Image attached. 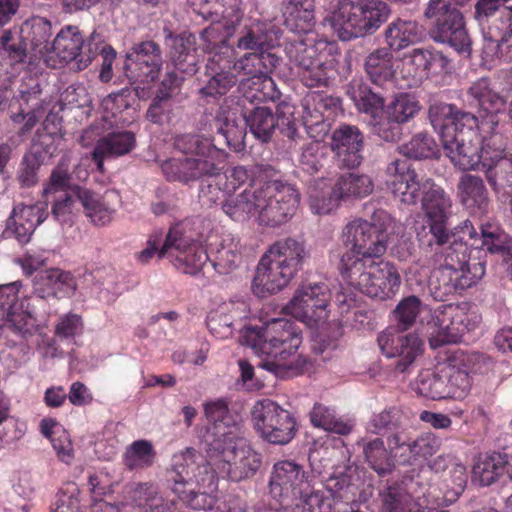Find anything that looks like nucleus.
Wrapping results in <instances>:
<instances>
[{
    "instance_id": "de8ad7c7",
    "label": "nucleus",
    "mask_w": 512,
    "mask_h": 512,
    "mask_svg": "<svg viewBox=\"0 0 512 512\" xmlns=\"http://www.w3.org/2000/svg\"><path fill=\"white\" fill-rule=\"evenodd\" d=\"M381 512H409L414 498L407 491L403 483L388 484L379 493Z\"/></svg>"
},
{
    "instance_id": "c9c22d12",
    "label": "nucleus",
    "mask_w": 512,
    "mask_h": 512,
    "mask_svg": "<svg viewBox=\"0 0 512 512\" xmlns=\"http://www.w3.org/2000/svg\"><path fill=\"white\" fill-rule=\"evenodd\" d=\"M284 24L296 33H308L315 25L314 0H285Z\"/></svg>"
},
{
    "instance_id": "cd10ccee",
    "label": "nucleus",
    "mask_w": 512,
    "mask_h": 512,
    "mask_svg": "<svg viewBox=\"0 0 512 512\" xmlns=\"http://www.w3.org/2000/svg\"><path fill=\"white\" fill-rule=\"evenodd\" d=\"M480 234L469 220L464 221L459 233L462 239L467 236L471 240L470 245L475 248L485 249L491 254L500 255L506 258L512 250V239L499 226L492 223L481 224Z\"/></svg>"
},
{
    "instance_id": "bf43d9fd",
    "label": "nucleus",
    "mask_w": 512,
    "mask_h": 512,
    "mask_svg": "<svg viewBox=\"0 0 512 512\" xmlns=\"http://www.w3.org/2000/svg\"><path fill=\"white\" fill-rule=\"evenodd\" d=\"M78 202L74 193H62L55 197L51 206L52 217L62 226L71 227L80 212Z\"/></svg>"
},
{
    "instance_id": "37998d69",
    "label": "nucleus",
    "mask_w": 512,
    "mask_h": 512,
    "mask_svg": "<svg viewBox=\"0 0 512 512\" xmlns=\"http://www.w3.org/2000/svg\"><path fill=\"white\" fill-rule=\"evenodd\" d=\"M365 71L376 85H383L394 75L393 55L388 48H378L365 60Z\"/></svg>"
},
{
    "instance_id": "b1692460",
    "label": "nucleus",
    "mask_w": 512,
    "mask_h": 512,
    "mask_svg": "<svg viewBox=\"0 0 512 512\" xmlns=\"http://www.w3.org/2000/svg\"><path fill=\"white\" fill-rule=\"evenodd\" d=\"M223 48L222 53L225 56L214 54L206 65L208 80L199 90L202 98L218 99L226 95L237 82L236 74L231 71L234 48L233 46Z\"/></svg>"
},
{
    "instance_id": "c03bdc74",
    "label": "nucleus",
    "mask_w": 512,
    "mask_h": 512,
    "mask_svg": "<svg viewBox=\"0 0 512 512\" xmlns=\"http://www.w3.org/2000/svg\"><path fill=\"white\" fill-rule=\"evenodd\" d=\"M334 186L340 199L363 198L371 194L374 188L368 175L356 173L341 175Z\"/></svg>"
},
{
    "instance_id": "052dcab7",
    "label": "nucleus",
    "mask_w": 512,
    "mask_h": 512,
    "mask_svg": "<svg viewBox=\"0 0 512 512\" xmlns=\"http://www.w3.org/2000/svg\"><path fill=\"white\" fill-rule=\"evenodd\" d=\"M440 446L441 441L439 437L432 432L421 433L417 437H413L406 465H413L419 461L427 460L440 449Z\"/></svg>"
},
{
    "instance_id": "69168bd1",
    "label": "nucleus",
    "mask_w": 512,
    "mask_h": 512,
    "mask_svg": "<svg viewBox=\"0 0 512 512\" xmlns=\"http://www.w3.org/2000/svg\"><path fill=\"white\" fill-rule=\"evenodd\" d=\"M326 154L327 146L319 140H312L302 147L299 163L304 171L313 174L324 166Z\"/></svg>"
},
{
    "instance_id": "1a4fd4ad",
    "label": "nucleus",
    "mask_w": 512,
    "mask_h": 512,
    "mask_svg": "<svg viewBox=\"0 0 512 512\" xmlns=\"http://www.w3.org/2000/svg\"><path fill=\"white\" fill-rule=\"evenodd\" d=\"M286 53L303 85L308 88L329 86L338 63L335 43L323 39H300L287 45Z\"/></svg>"
},
{
    "instance_id": "4c0bfd02",
    "label": "nucleus",
    "mask_w": 512,
    "mask_h": 512,
    "mask_svg": "<svg viewBox=\"0 0 512 512\" xmlns=\"http://www.w3.org/2000/svg\"><path fill=\"white\" fill-rule=\"evenodd\" d=\"M347 93L359 112L376 119L385 111L384 97L373 91L366 83L353 80L348 86Z\"/></svg>"
},
{
    "instance_id": "423d86ee",
    "label": "nucleus",
    "mask_w": 512,
    "mask_h": 512,
    "mask_svg": "<svg viewBox=\"0 0 512 512\" xmlns=\"http://www.w3.org/2000/svg\"><path fill=\"white\" fill-rule=\"evenodd\" d=\"M416 240L421 256L418 263L430 271L429 287L435 300L445 301L451 295V279L467 262V236L460 242L453 241L454 234L447 230L446 238L439 242L434 235H428L424 228H416Z\"/></svg>"
},
{
    "instance_id": "393cba45",
    "label": "nucleus",
    "mask_w": 512,
    "mask_h": 512,
    "mask_svg": "<svg viewBox=\"0 0 512 512\" xmlns=\"http://www.w3.org/2000/svg\"><path fill=\"white\" fill-rule=\"evenodd\" d=\"M330 148L340 168H357L363 160L364 135L357 126L341 124L331 134Z\"/></svg>"
},
{
    "instance_id": "2eb2a0df",
    "label": "nucleus",
    "mask_w": 512,
    "mask_h": 512,
    "mask_svg": "<svg viewBox=\"0 0 512 512\" xmlns=\"http://www.w3.org/2000/svg\"><path fill=\"white\" fill-rule=\"evenodd\" d=\"M103 35L96 30L84 36L78 26L66 25L56 35L51 48L66 63H73L77 71L86 69L101 49Z\"/></svg>"
},
{
    "instance_id": "9b49d317",
    "label": "nucleus",
    "mask_w": 512,
    "mask_h": 512,
    "mask_svg": "<svg viewBox=\"0 0 512 512\" xmlns=\"http://www.w3.org/2000/svg\"><path fill=\"white\" fill-rule=\"evenodd\" d=\"M223 438L209 441L206 449L209 457L223 477L239 482L253 477L262 465V456L245 438L237 437L233 431L221 432Z\"/></svg>"
},
{
    "instance_id": "a18cd8bd",
    "label": "nucleus",
    "mask_w": 512,
    "mask_h": 512,
    "mask_svg": "<svg viewBox=\"0 0 512 512\" xmlns=\"http://www.w3.org/2000/svg\"><path fill=\"white\" fill-rule=\"evenodd\" d=\"M340 197L337 195L335 186H331L324 179L315 182V185L309 188V206L314 214H329L339 203Z\"/></svg>"
},
{
    "instance_id": "0eeeda50",
    "label": "nucleus",
    "mask_w": 512,
    "mask_h": 512,
    "mask_svg": "<svg viewBox=\"0 0 512 512\" xmlns=\"http://www.w3.org/2000/svg\"><path fill=\"white\" fill-rule=\"evenodd\" d=\"M174 147L182 155L162 161L160 168L168 182L190 185L205 175L217 173L225 154L209 139L197 134H182L175 138Z\"/></svg>"
},
{
    "instance_id": "a878e982",
    "label": "nucleus",
    "mask_w": 512,
    "mask_h": 512,
    "mask_svg": "<svg viewBox=\"0 0 512 512\" xmlns=\"http://www.w3.org/2000/svg\"><path fill=\"white\" fill-rule=\"evenodd\" d=\"M73 193L81 204L84 215L92 225L104 227L112 222L116 214L115 202L119 200V195L115 191L107 190L100 194L86 187L75 185Z\"/></svg>"
},
{
    "instance_id": "13d9d810",
    "label": "nucleus",
    "mask_w": 512,
    "mask_h": 512,
    "mask_svg": "<svg viewBox=\"0 0 512 512\" xmlns=\"http://www.w3.org/2000/svg\"><path fill=\"white\" fill-rule=\"evenodd\" d=\"M136 139L131 131L112 132L97 141L98 151H106L108 156L118 157L128 154L135 146Z\"/></svg>"
},
{
    "instance_id": "473e14b6",
    "label": "nucleus",
    "mask_w": 512,
    "mask_h": 512,
    "mask_svg": "<svg viewBox=\"0 0 512 512\" xmlns=\"http://www.w3.org/2000/svg\"><path fill=\"white\" fill-rule=\"evenodd\" d=\"M364 248H360L358 254L345 252L340 259L339 268L350 267L355 262H374L383 256L387 249V233L385 228L371 223V229L364 238Z\"/></svg>"
},
{
    "instance_id": "2f4dec72",
    "label": "nucleus",
    "mask_w": 512,
    "mask_h": 512,
    "mask_svg": "<svg viewBox=\"0 0 512 512\" xmlns=\"http://www.w3.org/2000/svg\"><path fill=\"white\" fill-rule=\"evenodd\" d=\"M424 38L425 28L414 20L396 18L384 30V40L390 51H401Z\"/></svg>"
},
{
    "instance_id": "9d476101",
    "label": "nucleus",
    "mask_w": 512,
    "mask_h": 512,
    "mask_svg": "<svg viewBox=\"0 0 512 512\" xmlns=\"http://www.w3.org/2000/svg\"><path fill=\"white\" fill-rule=\"evenodd\" d=\"M391 13L381 0H339L335 9L325 18L342 41L374 34Z\"/></svg>"
},
{
    "instance_id": "0e129e2a",
    "label": "nucleus",
    "mask_w": 512,
    "mask_h": 512,
    "mask_svg": "<svg viewBox=\"0 0 512 512\" xmlns=\"http://www.w3.org/2000/svg\"><path fill=\"white\" fill-rule=\"evenodd\" d=\"M486 271V265L484 262H467L459 270L458 275H455L451 280V295L463 291L472 285H475L479 280L483 278Z\"/></svg>"
},
{
    "instance_id": "a211bd4d",
    "label": "nucleus",
    "mask_w": 512,
    "mask_h": 512,
    "mask_svg": "<svg viewBox=\"0 0 512 512\" xmlns=\"http://www.w3.org/2000/svg\"><path fill=\"white\" fill-rule=\"evenodd\" d=\"M245 122L251 133L262 142H268L276 128L292 141L298 137L294 106L286 102L277 105L275 115L271 108L257 106L245 114Z\"/></svg>"
},
{
    "instance_id": "a19ab883",
    "label": "nucleus",
    "mask_w": 512,
    "mask_h": 512,
    "mask_svg": "<svg viewBox=\"0 0 512 512\" xmlns=\"http://www.w3.org/2000/svg\"><path fill=\"white\" fill-rule=\"evenodd\" d=\"M508 457L506 454L492 453L477 461L472 469L473 481L481 486H489L506 472Z\"/></svg>"
},
{
    "instance_id": "7ed1b4c3",
    "label": "nucleus",
    "mask_w": 512,
    "mask_h": 512,
    "mask_svg": "<svg viewBox=\"0 0 512 512\" xmlns=\"http://www.w3.org/2000/svg\"><path fill=\"white\" fill-rule=\"evenodd\" d=\"M468 94L486 115H481V121L475 115L464 116V130L453 134L451 141L447 139L442 142L451 162L463 171L480 170V140L475 129L488 132L486 126L489 129L497 127L499 122L497 114L503 111L506 104L504 97L491 87L490 80L486 77L474 82Z\"/></svg>"
},
{
    "instance_id": "774afa93",
    "label": "nucleus",
    "mask_w": 512,
    "mask_h": 512,
    "mask_svg": "<svg viewBox=\"0 0 512 512\" xmlns=\"http://www.w3.org/2000/svg\"><path fill=\"white\" fill-rule=\"evenodd\" d=\"M214 126L219 136H221L226 145L234 151H241L245 147L246 132L243 128L239 127L234 121L225 118L224 121L216 118Z\"/></svg>"
},
{
    "instance_id": "e433bc0d",
    "label": "nucleus",
    "mask_w": 512,
    "mask_h": 512,
    "mask_svg": "<svg viewBox=\"0 0 512 512\" xmlns=\"http://www.w3.org/2000/svg\"><path fill=\"white\" fill-rule=\"evenodd\" d=\"M411 423L410 412L401 406H389L374 413L368 422L369 430L376 434L389 435L406 428Z\"/></svg>"
},
{
    "instance_id": "f03ea898",
    "label": "nucleus",
    "mask_w": 512,
    "mask_h": 512,
    "mask_svg": "<svg viewBox=\"0 0 512 512\" xmlns=\"http://www.w3.org/2000/svg\"><path fill=\"white\" fill-rule=\"evenodd\" d=\"M298 203L299 193L292 185L278 180L254 181L241 193L228 196L222 210L233 221L253 218L261 226L277 227L294 215Z\"/></svg>"
},
{
    "instance_id": "ddd939ff",
    "label": "nucleus",
    "mask_w": 512,
    "mask_h": 512,
    "mask_svg": "<svg viewBox=\"0 0 512 512\" xmlns=\"http://www.w3.org/2000/svg\"><path fill=\"white\" fill-rule=\"evenodd\" d=\"M189 223H177L170 227L160 250V257H166L180 272L198 274L210 256L208 251L188 233Z\"/></svg>"
},
{
    "instance_id": "39448f33",
    "label": "nucleus",
    "mask_w": 512,
    "mask_h": 512,
    "mask_svg": "<svg viewBox=\"0 0 512 512\" xmlns=\"http://www.w3.org/2000/svg\"><path fill=\"white\" fill-rule=\"evenodd\" d=\"M166 481L171 491L187 507L207 510L214 506V498L207 491L216 488L217 477L214 462L205 459L194 448L175 453L166 471Z\"/></svg>"
},
{
    "instance_id": "6ab92c4d",
    "label": "nucleus",
    "mask_w": 512,
    "mask_h": 512,
    "mask_svg": "<svg viewBox=\"0 0 512 512\" xmlns=\"http://www.w3.org/2000/svg\"><path fill=\"white\" fill-rule=\"evenodd\" d=\"M331 291L326 283L302 285L287 305L292 316L313 327L326 322L329 316Z\"/></svg>"
},
{
    "instance_id": "6e6d98bb",
    "label": "nucleus",
    "mask_w": 512,
    "mask_h": 512,
    "mask_svg": "<svg viewBox=\"0 0 512 512\" xmlns=\"http://www.w3.org/2000/svg\"><path fill=\"white\" fill-rule=\"evenodd\" d=\"M21 27L25 37L27 38V42H30L32 49H38L40 53L44 50H48L49 39L52 35V26L48 20L42 17H36L31 21L24 22Z\"/></svg>"
},
{
    "instance_id": "f257e3e1",
    "label": "nucleus",
    "mask_w": 512,
    "mask_h": 512,
    "mask_svg": "<svg viewBox=\"0 0 512 512\" xmlns=\"http://www.w3.org/2000/svg\"><path fill=\"white\" fill-rule=\"evenodd\" d=\"M387 190L402 204L416 205L420 200L426 218L424 228L428 235H434L439 242L446 238L450 197L431 178L419 176L407 159L391 161L385 170Z\"/></svg>"
},
{
    "instance_id": "6e6552de",
    "label": "nucleus",
    "mask_w": 512,
    "mask_h": 512,
    "mask_svg": "<svg viewBox=\"0 0 512 512\" xmlns=\"http://www.w3.org/2000/svg\"><path fill=\"white\" fill-rule=\"evenodd\" d=\"M309 256L303 241L292 237L274 242L261 257L252 281V290L259 297L285 288L296 276Z\"/></svg>"
},
{
    "instance_id": "c756f323",
    "label": "nucleus",
    "mask_w": 512,
    "mask_h": 512,
    "mask_svg": "<svg viewBox=\"0 0 512 512\" xmlns=\"http://www.w3.org/2000/svg\"><path fill=\"white\" fill-rule=\"evenodd\" d=\"M428 115L433 128L444 142L447 139L451 141L453 134L464 130V116L473 114L459 110L454 104L435 102L429 107Z\"/></svg>"
},
{
    "instance_id": "3c124183",
    "label": "nucleus",
    "mask_w": 512,
    "mask_h": 512,
    "mask_svg": "<svg viewBox=\"0 0 512 512\" xmlns=\"http://www.w3.org/2000/svg\"><path fill=\"white\" fill-rule=\"evenodd\" d=\"M156 452L148 440H136L127 446L123 455V463L129 470H141L151 467L155 461Z\"/></svg>"
},
{
    "instance_id": "c85d7f7f",
    "label": "nucleus",
    "mask_w": 512,
    "mask_h": 512,
    "mask_svg": "<svg viewBox=\"0 0 512 512\" xmlns=\"http://www.w3.org/2000/svg\"><path fill=\"white\" fill-rule=\"evenodd\" d=\"M457 193L461 204L470 214L482 217L489 212V194L482 178L472 174L462 175Z\"/></svg>"
},
{
    "instance_id": "79ce46f5",
    "label": "nucleus",
    "mask_w": 512,
    "mask_h": 512,
    "mask_svg": "<svg viewBox=\"0 0 512 512\" xmlns=\"http://www.w3.org/2000/svg\"><path fill=\"white\" fill-rule=\"evenodd\" d=\"M496 127L493 129H489L487 133L489 135H485L482 137L480 141V154H481V162H480V170L488 171L489 169L494 168L500 162L507 160L506 159V142L504 137L494 131Z\"/></svg>"
},
{
    "instance_id": "f3484780",
    "label": "nucleus",
    "mask_w": 512,
    "mask_h": 512,
    "mask_svg": "<svg viewBox=\"0 0 512 512\" xmlns=\"http://www.w3.org/2000/svg\"><path fill=\"white\" fill-rule=\"evenodd\" d=\"M468 303H450L437 307L432 322L437 332L429 337V345L437 349L446 344H456L463 340L465 334L478 326L477 316L468 313Z\"/></svg>"
},
{
    "instance_id": "4d7b16f0",
    "label": "nucleus",
    "mask_w": 512,
    "mask_h": 512,
    "mask_svg": "<svg viewBox=\"0 0 512 512\" xmlns=\"http://www.w3.org/2000/svg\"><path fill=\"white\" fill-rule=\"evenodd\" d=\"M416 392L432 400L449 398V391L442 370L440 373L430 371L420 373L416 382Z\"/></svg>"
},
{
    "instance_id": "09e8293b",
    "label": "nucleus",
    "mask_w": 512,
    "mask_h": 512,
    "mask_svg": "<svg viewBox=\"0 0 512 512\" xmlns=\"http://www.w3.org/2000/svg\"><path fill=\"white\" fill-rule=\"evenodd\" d=\"M27 50L28 42L21 26L2 31L0 54L7 55L12 64L25 62Z\"/></svg>"
},
{
    "instance_id": "412c9836",
    "label": "nucleus",
    "mask_w": 512,
    "mask_h": 512,
    "mask_svg": "<svg viewBox=\"0 0 512 512\" xmlns=\"http://www.w3.org/2000/svg\"><path fill=\"white\" fill-rule=\"evenodd\" d=\"M308 486V475L299 463L280 460L273 465L269 489L274 499L288 502L302 498Z\"/></svg>"
},
{
    "instance_id": "dca6fc26",
    "label": "nucleus",
    "mask_w": 512,
    "mask_h": 512,
    "mask_svg": "<svg viewBox=\"0 0 512 512\" xmlns=\"http://www.w3.org/2000/svg\"><path fill=\"white\" fill-rule=\"evenodd\" d=\"M256 432L274 445H286L295 437L296 419L286 409L271 399L257 401L251 412Z\"/></svg>"
},
{
    "instance_id": "bb28decb",
    "label": "nucleus",
    "mask_w": 512,
    "mask_h": 512,
    "mask_svg": "<svg viewBox=\"0 0 512 512\" xmlns=\"http://www.w3.org/2000/svg\"><path fill=\"white\" fill-rule=\"evenodd\" d=\"M478 356L462 350L452 352L442 368L449 398L463 399L471 388L470 373L475 372L474 365Z\"/></svg>"
},
{
    "instance_id": "ea45409f",
    "label": "nucleus",
    "mask_w": 512,
    "mask_h": 512,
    "mask_svg": "<svg viewBox=\"0 0 512 512\" xmlns=\"http://www.w3.org/2000/svg\"><path fill=\"white\" fill-rule=\"evenodd\" d=\"M309 418L314 427L343 436L350 434L354 428L352 420L338 417L335 410L321 403L314 404L309 413Z\"/></svg>"
},
{
    "instance_id": "680f3d73",
    "label": "nucleus",
    "mask_w": 512,
    "mask_h": 512,
    "mask_svg": "<svg viewBox=\"0 0 512 512\" xmlns=\"http://www.w3.org/2000/svg\"><path fill=\"white\" fill-rule=\"evenodd\" d=\"M128 97L129 92L122 90L118 93L109 94L102 100L101 106L104 111L102 118L109 126L124 122L122 113L130 109Z\"/></svg>"
},
{
    "instance_id": "5701e85b",
    "label": "nucleus",
    "mask_w": 512,
    "mask_h": 512,
    "mask_svg": "<svg viewBox=\"0 0 512 512\" xmlns=\"http://www.w3.org/2000/svg\"><path fill=\"white\" fill-rule=\"evenodd\" d=\"M377 341L386 357L398 358L395 369L401 373L405 372L423 351V343L417 334H404L394 328L381 332Z\"/></svg>"
},
{
    "instance_id": "603ef678",
    "label": "nucleus",
    "mask_w": 512,
    "mask_h": 512,
    "mask_svg": "<svg viewBox=\"0 0 512 512\" xmlns=\"http://www.w3.org/2000/svg\"><path fill=\"white\" fill-rule=\"evenodd\" d=\"M208 254L210 256L208 261L219 274L230 273L241 258L238 244L234 243L233 239L223 240L215 250L211 248Z\"/></svg>"
},
{
    "instance_id": "5fc2aeb1",
    "label": "nucleus",
    "mask_w": 512,
    "mask_h": 512,
    "mask_svg": "<svg viewBox=\"0 0 512 512\" xmlns=\"http://www.w3.org/2000/svg\"><path fill=\"white\" fill-rule=\"evenodd\" d=\"M420 110L419 101L410 93H399L385 107L386 115L401 124L415 117Z\"/></svg>"
},
{
    "instance_id": "864d4df0",
    "label": "nucleus",
    "mask_w": 512,
    "mask_h": 512,
    "mask_svg": "<svg viewBox=\"0 0 512 512\" xmlns=\"http://www.w3.org/2000/svg\"><path fill=\"white\" fill-rule=\"evenodd\" d=\"M70 157L63 156L56 167L52 170L49 180L44 185L42 194L49 199V196L54 195L58 192L62 193H73L75 185H71V173H70Z\"/></svg>"
},
{
    "instance_id": "72a5a7b5",
    "label": "nucleus",
    "mask_w": 512,
    "mask_h": 512,
    "mask_svg": "<svg viewBox=\"0 0 512 512\" xmlns=\"http://www.w3.org/2000/svg\"><path fill=\"white\" fill-rule=\"evenodd\" d=\"M364 248H360L358 254L345 252L340 259L339 268L350 267L355 262H374L383 256L387 249V233L385 228L371 223V229L364 238Z\"/></svg>"
},
{
    "instance_id": "58836bf2",
    "label": "nucleus",
    "mask_w": 512,
    "mask_h": 512,
    "mask_svg": "<svg viewBox=\"0 0 512 512\" xmlns=\"http://www.w3.org/2000/svg\"><path fill=\"white\" fill-rule=\"evenodd\" d=\"M43 296L58 299L71 297L77 290V280L72 272L59 268H51L44 271L41 276Z\"/></svg>"
},
{
    "instance_id": "aec40b11",
    "label": "nucleus",
    "mask_w": 512,
    "mask_h": 512,
    "mask_svg": "<svg viewBox=\"0 0 512 512\" xmlns=\"http://www.w3.org/2000/svg\"><path fill=\"white\" fill-rule=\"evenodd\" d=\"M163 64L161 50L154 41L135 45L126 56L125 75L131 84L149 85L159 76Z\"/></svg>"
},
{
    "instance_id": "4468645a",
    "label": "nucleus",
    "mask_w": 512,
    "mask_h": 512,
    "mask_svg": "<svg viewBox=\"0 0 512 512\" xmlns=\"http://www.w3.org/2000/svg\"><path fill=\"white\" fill-rule=\"evenodd\" d=\"M425 16L434 19L430 33L436 42L447 43L458 52H470L471 40L464 17L455 5L444 0H430Z\"/></svg>"
},
{
    "instance_id": "f8f14e48",
    "label": "nucleus",
    "mask_w": 512,
    "mask_h": 512,
    "mask_svg": "<svg viewBox=\"0 0 512 512\" xmlns=\"http://www.w3.org/2000/svg\"><path fill=\"white\" fill-rule=\"evenodd\" d=\"M339 268L342 278L361 293L380 301L392 299L399 291L401 276L389 261L355 262Z\"/></svg>"
},
{
    "instance_id": "8fccbe9b",
    "label": "nucleus",
    "mask_w": 512,
    "mask_h": 512,
    "mask_svg": "<svg viewBox=\"0 0 512 512\" xmlns=\"http://www.w3.org/2000/svg\"><path fill=\"white\" fill-rule=\"evenodd\" d=\"M204 412L207 420L212 424L207 429L205 441L209 448V441L215 438H223L221 432L232 431L227 425L226 420L229 418L228 404L225 400L218 399L204 404Z\"/></svg>"
},
{
    "instance_id": "20e7f679",
    "label": "nucleus",
    "mask_w": 512,
    "mask_h": 512,
    "mask_svg": "<svg viewBox=\"0 0 512 512\" xmlns=\"http://www.w3.org/2000/svg\"><path fill=\"white\" fill-rule=\"evenodd\" d=\"M248 337L256 353L265 356L261 367L279 377L303 372L306 360L297 354L302 343L300 330L287 319H272L250 330Z\"/></svg>"
},
{
    "instance_id": "49530a36",
    "label": "nucleus",
    "mask_w": 512,
    "mask_h": 512,
    "mask_svg": "<svg viewBox=\"0 0 512 512\" xmlns=\"http://www.w3.org/2000/svg\"><path fill=\"white\" fill-rule=\"evenodd\" d=\"M272 46V37L267 31L265 24L261 22L244 26L239 32L237 47L241 50L261 52L267 51Z\"/></svg>"
},
{
    "instance_id": "338daca9",
    "label": "nucleus",
    "mask_w": 512,
    "mask_h": 512,
    "mask_svg": "<svg viewBox=\"0 0 512 512\" xmlns=\"http://www.w3.org/2000/svg\"><path fill=\"white\" fill-rule=\"evenodd\" d=\"M371 229V223L363 219H355L349 222L342 232V242L349 248L346 252L358 254L360 248H364V238Z\"/></svg>"
},
{
    "instance_id": "4be33fe9",
    "label": "nucleus",
    "mask_w": 512,
    "mask_h": 512,
    "mask_svg": "<svg viewBox=\"0 0 512 512\" xmlns=\"http://www.w3.org/2000/svg\"><path fill=\"white\" fill-rule=\"evenodd\" d=\"M278 63V58L267 51L261 52H250L243 55L238 60H235V53L232 58L231 71L243 77L249 79H257L261 82L263 89L268 92L263 93L262 96L253 94L252 98L258 99L259 101H265L270 99L275 100L276 91L274 89V81L269 76L273 69Z\"/></svg>"
},
{
    "instance_id": "e2e57ef3",
    "label": "nucleus",
    "mask_w": 512,
    "mask_h": 512,
    "mask_svg": "<svg viewBox=\"0 0 512 512\" xmlns=\"http://www.w3.org/2000/svg\"><path fill=\"white\" fill-rule=\"evenodd\" d=\"M401 153L408 158L427 159L437 155L438 146L429 134L418 133L408 143L401 146Z\"/></svg>"
},
{
    "instance_id": "f704fd0d",
    "label": "nucleus",
    "mask_w": 512,
    "mask_h": 512,
    "mask_svg": "<svg viewBox=\"0 0 512 512\" xmlns=\"http://www.w3.org/2000/svg\"><path fill=\"white\" fill-rule=\"evenodd\" d=\"M358 445L362 447L365 463L378 476L385 477L395 470V460L382 438L361 439Z\"/></svg>"
},
{
    "instance_id": "7c9ffc66",
    "label": "nucleus",
    "mask_w": 512,
    "mask_h": 512,
    "mask_svg": "<svg viewBox=\"0 0 512 512\" xmlns=\"http://www.w3.org/2000/svg\"><path fill=\"white\" fill-rule=\"evenodd\" d=\"M167 45L170 48V59L175 69L186 75H194L198 70L195 36L187 33L170 34Z\"/></svg>"
}]
</instances>
